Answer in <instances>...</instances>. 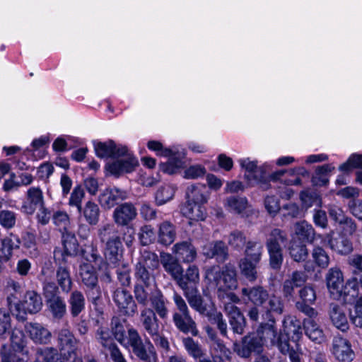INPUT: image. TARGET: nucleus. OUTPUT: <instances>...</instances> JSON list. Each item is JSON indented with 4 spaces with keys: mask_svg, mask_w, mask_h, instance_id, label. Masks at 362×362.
<instances>
[{
    "mask_svg": "<svg viewBox=\"0 0 362 362\" xmlns=\"http://www.w3.org/2000/svg\"><path fill=\"white\" fill-rule=\"evenodd\" d=\"M303 327L306 336L311 341L316 344H322L325 341V335L317 318H305L303 320Z\"/></svg>",
    "mask_w": 362,
    "mask_h": 362,
    "instance_id": "25",
    "label": "nucleus"
},
{
    "mask_svg": "<svg viewBox=\"0 0 362 362\" xmlns=\"http://www.w3.org/2000/svg\"><path fill=\"white\" fill-rule=\"evenodd\" d=\"M209 318V320L213 323L216 324L217 328L220 331L221 334L223 337H226L228 334V326L226 320L223 319V316L222 313L216 310H213L211 311H207L205 313Z\"/></svg>",
    "mask_w": 362,
    "mask_h": 362,
    "instance_id": "54",
    "label": "nucleus"
},
{
    "mask_svg": "<svg viewBox=\"0 0 362 362\" xmlns=\"http://www.w3.org/2000/svg\"><path fill=\"white\" fill-rule=\"evenodd\" d=\"M137 216L135 206L131 203H124L117 206L112 214V218L117 226H125Z\"/></svg>",
    "mask_w": 362,
    "mask_h": 362,
    "instance_id": "14",
    "label": "nucleus"
},
{
    "mask_svg": "<svg viewBox=\"0 0 362 362\" xmlns=\"http://www.w3.org/2000/svg\"><path fill=\"white\" fill-rule=\"evenodd\" d=\"M190 307L199 312L202 315H205L207 310L203 303V299L199 294L197 288L183 291Z\"/></svg>",
    "mask_w": 362,
    "mask_h": 362,
    "instance_id": "38",
    "label": "nucleus"
},
{
    "mask_svg": "<svg viewBox=\"0 0 362 362\" xmlns=\"http://www.w3.org/2000/svg\"><path fill=\"white\" fill-rule=\"evenodd\" d=\"M25 329L30 339L35 343L47 344L50 341L51 332L41 324L28 323Z\"/></svg>",
    "mask_w": 362,
    "mask_h": 362,
    "instance_id": "27",
    "label": "nucleus"
},
{
    "mask_svg": "<svg viewBox=\"0 0 362 362\" xmlns=\"http://www.w3.org/2000/svg\"><path fill=\"white\" fill-rule=\"evenodd\" d=\"M62 243L64 249V253L66 255H74L78 250V242L75 234L69 230H64L62 233Z\"/></svg>",
    "mask_w": 362,
    "mask_h": 362,
    "instance_id": "49",
    "label": "nucleus"
},
{
    "mask_svg": "<svg viewBox=\"0 0 362 362\" xmlns=\"http://www.w3.org/2000/svg\"><path fill=\"white\" fill-rule=\"evenodd\" d=\"M202 253L207 258H216L220 263L224 262L228 257V247L221 240L205 244L202 247Z\"/></svg>",
    "mask_w": 362,
    "mask_h": 362,
    "instance_id": "16",
    "label": "nucleus"
},
{
    "mask_svg": "<svg viewBox=\"0 0 362 362\" xmlns=\"http://www.w3.org/2000/svg\"><path fill=\"white\" fill-rule=\"evenodd\" d=\"M156 289L158 288L156 286L155 284L136 283L134 288L136 300L144 308L146 307Z\"/></svg>",
    "mask_w": 362,
    "mask_h": 362,
    "instance_id": "29",
    "label": "nucleus"
},
{
    "mask_svg": "<svg viewBox=\"0 0 362 362\" xmlns=\"http://www.w3.org/2000/svg\"><path fill=\"white\" fill-rule=\"evenodd\" d=\"M263 308L264 310V318L265 320H274V315H281L283 313L284 304L280 296L272 294L268 296Z\"/></svg>",
    "mask_w": 362,
    "mask_h": 362,
    "instance_id": "30",
    "label": "nucleus"
},
{
    "mask_svg": "<svg viewBox=\"0 0 362 362\" xmlns=\"http://www.w3.org/2000/svg\"><path fill=\"white\" fill-rule=\"evenodd\" d=\"M149 302L151 305V308L155 313L156 315H158L163 320L166 319L168 317V301L160 289L156 290V292L153 293L152 298H151Z\"/></svg>",
    "mask_w": 362,
    "mask_h": 362,
    "instance_id": "31",
    "label": "nucleus"
},
{
    "mask_svg": "<svg viewBox=\"0 0 362 362\" xmlns=\"http://www.w3.org/2000/svg\"><path fill=\"white\" fill-rule=\"evenodd\" d=\"M58 346L62 354L69 357L76 355L78 340L67 328L61 329L57 335Z\"/></svg>",
    "mask_w": 362,
    "mask_h": 362,
    "instance_id": "12",
    "label": "nucleus"
},
{
    "mask_svg": "<svg viewBox=\"0 0 362 362\" xmlns=\"http://www.w3.org/2000/svg\"><path fill=\"white\" fill-rule=\"evenodd\" d=\"M113 300L120 313L126 316H133L137 312V305L130 293L123 288H117L113 293Z\"/></svg>",
    "mask_w": 362,
    "mask_h": 362,
    "instance_id": "9",
    "label": "nucleus"
},
{
    "mask_svg": "<svg viewBox=\"0 0 362 362\" xmlns=\"http://www.w3.org/2000/svg\"><path fill=\"white\" fill-rule=\"evenodd\" d=\"M262 348L260 339L255 334L245 336L240 342H234L233 346V351L244 358H249L252 353H261Z\"/></svg>",
    "mask_w": 362,
    "mask_h": 362,
    "instance_id": "7",
    "label": "nucleus"
},
{
    "mask_svg": "<svg viewBox=\"0 0 362 362\" xmlns=\"http://www.w3.org/2000/svg\"><path fill=\"white\" fill-rule=\"evenodd\" d=\"M127 192L118 188H106L98 197V202L101 206L106 209L112 208L119 202L127 198Z\"/></svg>",
    "mask_w": 362,
    "mask_h": 362,
    "instance_id": "15",
    "label": "nucleus"
},
{
    "mask_svg": "<svg viewBox=\"0 0 362 362\" xmlns=\"http://www.w3.org/2000/svg\"><path fill=\"white\" fill-rule=\"evenodd\" d=\"M312 257L315 264L321 269H326L329 264V257L320 247H315L312 251Z\"/></svg>",
    "mask_w": 362,
    "mask_h": 362,
    "instance_id": "61",
    "label": "nucleus"
},
{
    "mask_svg": "<svg viewBox=\"0 0 362 362\" xmlns=\"http://www.w3.org/2000/svg\"><path fill=\"white\" fill-rule=\"evenodd\" d=\"M49 310L54 319H62L66 313V305L61 296L46 301Z\"/></svg>",
    "mask_w": 362,
    "mask_h": 362,
    "instance_id": "43",
    "label": "nucleus"
},
{
    "mask_svg": "<svg viewBox=\"0 0 362 362\" xmlns=\"http://www.w3.org/2000/svg\"><path fill=\"white\" fill-rule=\"evenodd\" d=\"M35 362H63L58 351L52 347L38 349Z\"/></svg>",
    "mask_w": 362,
    "mask_h": 362,
    "instance_id": "42",
    "label": "nucleus"
},
{
    "mask_svg": "<svg viewBox=\"0 0 362 362\" xmlns=\"http://www.w3.org/2000/svg\"><path fill=\"white\" fill-rule=\"evenodd\" d=\"M210 192L204 185H194L187 187L186 191L187 202L204 205L208 202Z\"/></svg>",
    "mask_w": 362,
    "mask_h": 362,
    "instance_id": "28",
    "label": "nucleus"
},
{
    "mask_svg": "<svg viewBox=\"0 0 362 362\" xmlns=\"http://www.w3.org/2000/svg\"><path fill=\"white\" fill-rule=\"evenodd\" d=\"M160 262L156 253L144 250L141 252V255L138 259L137 263L153 271L158 268Z\"/></svg>",
    "mask_w": 362,
    "mask_h": 362,
    "instance_id": "45",
    "label": "nucleus"
},
{
    "mask_svg": "<svg viewBox=\"0 0 362 362\" xmlns=\"http://www.w3.org/2000/svg\"><path fill=\"white\" fill-rule=\"evenodd\" d=\"M183 345L188 354L194 359H202L205 356L202 346L191 337H186L182 339Z\"/></svg>",
    "mask_w": 362,
    "mask_h": 362,
    "instance_id": "51",
    "label": "nucleus"
},
{
    "mask_svg": "<svg viewBox=\"0 0 362 362\" xmlns=\"http://www.w3.org/2000/svg\"><path fill=\"white\" fill-rule=\"evenodd\" d=\"M204 282L208 288L217 289L218 297L224 298V291L233 290L238 286L235 268L226 264L223 268L212 266L206 269Z\"/></svg>",
    "mask_w": 362,
    "mask_h": 362,
    "instance_id": "2",
    "label": "nucleus"
},
{
    "mask_svg": "<svg viewBox=\"0 0 362 362\" xmlns=\"http://www.w3.org/2000/svg\"><path fill=\"white\" fill-rule=\"evenodd\" d=\"M239 162L241 167L245 170V176L251 185L258 184L264 190L269 188L265 172L262 167H257L256 161L250 160V158H243Z\"/></svg>",
    "mask_w": 362,
    "mask_h": 362,
    "instance_id": "6",
    "label": "nucleus"
},
{
    "mask_svg": "<svg viewBox=\"0 0 362 362\" xmlns=\"http://www.w3.org/2000/svg\"><path fill=\"white\" fill-rule=\"evenodd\" d=\"M111 334L122 345H125L126 332L123 324L118 317H113L111 321Z\"/></svg>",
    "mask_w": 362,
    "mask_h": 362,
    "instance_id": "59",
    "label": "nucleus"
},
{
    "mask_svg": "<svg viewBox=\"0 0 362 362\" xmlns=\"http://www.w3.org/2000/svg\"><path fill=\"white\" fill-rule=\"evenodd\" d=\"M95 151L100 158L124 157L108 164L107 169L112 175H119L122 173H131L138 165L137 160L130 154L127 146L117 145L111 140L95 144Z\"/></svg>",
    "mask_w": 362,
    "mask_h": 362,
    "instance_id": "1",
    "label": "nucleus"
},
{
    "mask_svg": "<svg viewBox=\"0 0 362 362\" xmlns=\"http://www.w3.org/2000/svg\"><path fill=\"white\" fill-rule=\"evenodd\" d=\"M263 247L260 243L257 242L249 241L247 243L245 251V257L248 259L257 264L261 259Z\"/></svg>",
    "mask_w": 362,
    "mask_h": 362,
    "instance_id": "57",
    "label": "nucleus"
},
{
    "mask_svg": "<svg viewBox=\"0 0 362 362\" xmlns=\"http://www.w3.org/2000/svg\"><path fill=\"white\" fill-rule=\"evenodd\" d=\"M333 235L334 232L332 231L325 238L331 250L341 255H346L352 252V243L346 237L341 234L334 237Z\"/></svg>",
    "mask_w": 362,
    "mask_h": 362,
    "instance_id": "18",
    "label": "nucleus"
},
{
    "mask_svg": "<svg viewBox=\"0 0 362 362\" xmlns=\"http://www.w3.org/2000/svg\"><path fill=\"white\" fill-rule=\"evenodd\" d=\"M199 280V269L197 266L192 264L186 269L185 272L179 274L175 282L182 291H185L197 288Z\"/></svg>",
    "mask_w": 362,
    "mask_h": 362,
    "instance_id": "13",
    "label": "nucleus"
},
{
    "mask_svg": "<svg viewBox=\"0 0 362 362\" xmlns=\"http://www.w3.org/2000/svg\"><path fill=\"white\" fill-rule=\"evenodd\" d=\"M139 322L143 329L149 335L160 330L159 320L151 308L145 307L140 311Z\"/></svg>",
    "mask_w": 362,
    "mask_h": 362,
    "instance_id": "19",
    "label": "nucleus"
},
{
    "mask_svg": "<svg viewBox=\"0 0 362 362\" xmlns=\"http://www.w3.org/2000/svg\"><path fill=\"white\" fill-rule=\"evenodd\" d=\"M257 264L247 258H243L240 261L241 274L250 282L255 281L257 278Z\"/></svg>",
    "mask_w": 362,
    "mask_h": 362,
    "instance_id": "50",
    "label": "nucleus"
},
{
    "mask_svg": "<svg viewBox=\"0 0 362 362\" xmlns=\"http://www.w3.org/2000/svg\"><path fill=\"white\" fill-rule=\"evenodd\" d=\"M84 259L86 262H82L79 266V276L81 282L86 288H95L98 284V275L91 264L100 263L102 257L97 249L92 247L90 252H85Z\"/></svg>",
    "mask_w": 362,
    "mask_h": 362,
    "instance_id": "5",
    "label": "nucleus"
},
{
    "mask_svg": "<svg viewBox=\"0 0 362 362\" xmlns=\"http://www.w3.org/2000/svg\"><path fill=\"white\" fill-rule=\"evenodd\" d=\"M328 314L334 327L343 332L349 330V323L348 317L344 309L341 306L334 303L330 304Z\"/></svg>",
    "mask_w": 362,
    "mask_h": 362,
    "instance_id": "22",
    "label": "nucleus"
},
{
    "mask_svg": "<svg viewBox=\"0 0 362 362\" xmlns=\"http://www.w3.org/2000/svg\"><path fill=\"white\" fill-rule=\"evenodd\" d=\"M286 242V233L279 228L273 229L267 237L266 247L269 255V264L274 269H279L282 264L283 245Z\"/></svg>",
    "mask_w": 362,
    "mask_h": 362,
    "instance_id": "3",
    "label": "nucleus"
},
{
    "mask_svg": "<svg viewBox=\"0 0 362 362\" xmlns=\"http://www.w3.org/2000/svg\"><path fill=\"white\" fill-rule=\"evenodd\" d=\"M300 199L305 208L322 206V199L319 194L315 192H303L300 194Z\"/></svg>",
    "mask_w": 362,
    "mask_h": 362,
    "instance_id": "64",
    "label": "nucleus"
},
{
    "mask_svg": "<svg viewBox=\"0 0 362 362\" xmlns=\"http://www.w3.org/2000/svg\"><path fill=\"white\" fill-rule=\"evenodd\" d=\"M56 279L63 292L68 293L71 291L72 281L67 268L63 266L59 267L56 273Z\"/></svg>",
    "mask_w": 362,
    "mask_h": 362,
    "instance_id": "47",
    "label": "nucleus"
},
{
    "mask_svg": "<svg viewBox=\"0 0 362 362\" xmlns=\"http://www.w3.org/2000/svg\"><path fill=\"white\" fill-rule=\"evenodd\" d=\"M351 322L356 327L362 328V297L358 298L349 311Z\"/></svg>",
    "mask_w": 362,
    "mask_h": 362,
    "instance_id": "62",
    "label": "nucleus"
},
{
    "mask_svg": "<svg viewBox=\"0 0 362 362\" xmlns=\"http://www.w3.org/2000/svg\"><path fill=\"white\" fill-rule=\"evenodd\" d=\"M172 252L184 263H192L197 257L196 248L187 240L175 244L172 247Z\"/></svg>",
    "mask_w": 362,
    "mask_h": 362,
    "instance_id": "21",
    "label": "nucleus"
},
{
    "mask_svg": "<svg viewBox=\"0 0 362 362\" xmlns=\"http://www.w3.org/2000/svg\"><path fill=\"white\" fill-rule=\"evenodd\" d=\"M105 256L107 263L113 267L119 266L123 259V247L121 238H116L105 244Z\"/></svg>",
    "mask_w": 362,
    "mask_h": 362,
    "instance_id": "17",
    "label": "nucleus"
},
{
    "mask_svg": "<svg viewBox=\"0 0 362 362\" xmlns=\"http://www.w3.org/2000/svg\"><path fill=\"white\" fill-rule=\"evenodd\" d=\"M85 220L89 225L95 226L99 221L100 210L98 204L93 202L88 201L81 211Z\"/></svg>",
    "mask_w": 362,
    "mask_h": 362,
    "instance_id": "41",
    "label": "nucleus"
},
{
    "mask_svg": "<svg viewBox=\"0 0 362 362\" xmlns=\"http://www.w3.org/2000/svg\"><path fill=\"white\" fill-rule=\"evenodd\" d=\"M85 197V192L81 185L76 186L72 190L69 199V205L72 207H76L78 211L82 210V202Z\"/></svg>",
    "mask_w": 362,
    "mask_h": 362,
    "instance_id": "63",
    "label": "nucleus"
},
{
    "mask_svg": "<svg viewBox=\"0 0 362 362\" xmlns=\"http://www.w3.org/2000/svg\"><path fill=\"white\" fill-rule=\"evenodd\" d=\"M20 246V240L17 236L10 235L1 240V247L0 248V257L4 261H8L12 255L13 250L18 249Z\"/></svg>",
    "mask_w": 362,
    "mask_h": 362,
    "instance_id": "37",
    "label": "nucleus"
},
{
    "mask_svg": "<svg viewBox=\"0 0 362 362\" xmlns=\"http://www.w3.org/2000/svg\"><path fill=\"white\" fill-rule=\"evenodd\" d=\"M284 334L293 341H298L302 334L300 323L291 317L285 318L283 321Z\"/></svg>",
    "mask_w": 362,
    "mask_h": 362,
    "instance_id": "39",
    "label": "nucleus"
},
{
    "mask_svg": "<svg viewBox=\"0 0 362 362\" xmlns=\"http://www.w3.org/2000/svg\"><path fill=\"white\" fill-rule=\"evenodd\" d=\"M334 168L330 165H323L318 167L312 177L313 185L323 186L329 182V174Z\"/></svg>",
    "mask_w": 362,
    "mask_h": 362,
    "instance_id": "53",
    "label": "nucleus"
},
{
    "mask_svg": "<svg viewBox=\"0 0 362 362\" xmlns=\"http://www.w3.org/2000/svg\"><path fill=\"white\" fill-rule=\"evenodd\" d=\"M169 157V160L166 163H161L160 165V169L163 172L169 175L177 173L184 166V162L182 159L177 157L171 151V155Z\"/></svg>",
    "mask_w": 362,
    "mask_h": 362,
    "instance_id": "52",
    "label": "nucleus"
},
{
    "mask_svg": "<svg viewBox=\"0 0 362 362\" xmlns=\"http://www.w3.org/2000/svg\"><path fill=\"white\" fill-rule=\"evenodd\" d=\"M295 234L304 240L312 242L314 240L315 230L313 226L306 221L297 222L294 225Z\"/></svg>",
    "mask_w": 362,
    "mask_h": 362,
    "instance_id": "46",
    "label": "nucleus"
},
{
    "mask_svg": "<svg viewBox=\"0 0 362 362\" xmlns=\"http://www.w3.org/2000/svg\"><path fill=\"white\" fill-rule=\"evenodd\" d=\"M173 322L175 327L183 333H191L196 336L198 334L196 323L190 316L189 312L185 313H174Z\"/></svg>",
    "mask_w": 362,
    "mask_h": 362,
    "instance_id": "26",
    "label": "nucleus"
},
{
    "mask_svg": "<svg viewBox=\"0 0 362 362\" xmlns=\"http://www.w3.org/2000/svg\"><path fill=\"white\" fill-rule=\"evenodd\" d=\"M332 353L339 362H351L354 358L350 342L341 337H335L333 339Z\"/></svg>",
    "mask_w": 362,
    "mask_h": 362,
    "instance_id": "11",
    "label": "nucleus"
},
{
    "mask_svg": "<svg viewBox=\"0 0 362 362\" xmlns=\"http://www.w3.org/2000/svg\"><path fill=\"white\" fill-rule=\"evenodd\" d=\"M288 250L291 258L295 262H304L308 256V251L306 246L295 240L291 242Z\"/></svg>",
    "mask_w": 362,
    "mask_h": 362,
    "instance_id": "48",
    "label": "nucleus"
},
{
    "mask_svg": "<svg viewBox=\"0 0 362 362\" xmlns=\"http://www.w3.org/2000/svg\"><path fill=\"white\" fill-rule=\"evenodd\" d=\"M15 306L18 310L21 307L25 313L35 314L41 310L42 300L36 291H28L21 303Z\"/></svg>",
    "mask_w": 362,
    "mask_h": 362,
    "instance_id": "20",
    "label": "nucleus"
},
{
    "mask_svg": "<svg viewBox=\"0 0 362 362\" xmlns=\"http://www.w3.org/2000/svg\"><path fill=\"white\" fill-rule=\"evenodd\" d=\"M135 277L138 281L137 283L155 284V279L152 274V270L138 263H136L135 266Z\"/></svg>",
    "mask_w": 362,
    "mask_h": 362,
    "instance_id": "60",
    "label": "nucleus"
},
{
    "mask_svg": "<svg viewBox=\"0 0 362 362\" xmlns=\"http://www.w3.org/2000/svg\"><path fill=\"white\" fill-rule=\"evenodd\" d=\"M176 187L173 185H165L160 187L156 194L158 205H163L171 200L175 194Z\"/></svg>",
    "mask_w": 362,
    "mask_h": 362,
    "instance_id": "55",
    "label": "nucleus"
},
{
    "mask_svg": "<svg viewBox=\"0 0 362 362\" xmlns=\"http://www.w3.org/2000/svg\"><path fill=\"white\" fill-rule=\"evenodd\" d=\"M224 206L231 213L244 216L248 207V202L245 197L232 196L226 199Z\"/></svg>",
    "mask_w": 362,
    "mask_h": 362,
    "instance_id": "36",
    "label": "nucleus"
},
{
    "mask_svg": "<svg viewBox=\"0 0 362 362\" xmlns=\"http://www.w3.org/2000/svg\"><path fill=\"white\" fill-rule=\"evenodd\" d=\"M183 216L190 221H202L206 217V210L204 205L186 202L181 209Z\"/></svg>",
    "mask_w": 362,
    "mask_h": 362,
    "instance_id": "32",
    "label": "nucleus"
},
{
    "mask_svg": "<svg viewBox=\"0 0 362 362\" xmlns=\"http://www.w3.org/2000/svg\"><path fill=\"white\" fill-rule=\"evenodd\" d=\"M45 205L43 192L39 187H31L28 189L22 203V211L33 215L35 211Z\"/></svg>",
    "mask_w": 362,
    "mask_h": 362,
    "instance_id": "8",
    "label": "nucleus"
},
{
    "mask_svg": "<svg viewBox=\"0 0 362 362\" xmlns=\"http://www.w3.org/2000/svg\"><path fill=\"white\" fill-rule=\"evenodd\" d=\"M160 261L165 272L168 274L175 281L177 280L179 274L184 272L179 259L172 254L161 252L160 255Z\"/></svg>",
    "mask_w": 362,
    "mask_h": 362,
    "instance_id": "23",
    "label": "nucleus"
},
{
    "mask_svg": "<svg viewBox=\"0 0 362 362\" xmlns=\"http://www.w3.org/2000/svg\"><path fill=\"white\" fill-rule=\"evenodd\" d=\"M98 235L100 241L105 244L112 239L120 238L117 227L110 222L102 224L98 230Z\"/></svg>",
    "mask_w": 362,
    "mask_h": 362,
    "instance_id": "44",
    "label": "nucleus"
},
{
    "mask_svg": "<svg viewBox=\"0 0 362 362\" xmlns=\"http://www.w3.org/2000/svg\"><path fill=\"white\" fill-rule=\"evenodd\" d=\"M68 301L70 305V312L73 317H77L85 309V297L79 291L75 290L71 292Z\"/></svg>",
    "mask_w": 362,
    "mask_h": 362,
    "instance_id": "40",
    "label": "nucleus"
},
{
    "mask_svg": "<svg viewBox=\"0 0 362 362\" xmlns=\"http://www.w3.org/2000/svg\"><path fill=\"white\" fill-rule=\"evenodd\" d=\"M97 341L105 349H109L112 345H116L113 341L111 332L107 327H100L95 332Z\"/></svg>",
    "mask_w": 362,
    "mask_h": 362,
    "instance_id": "56",
    "label": "nucleus"
},
{
    "mask_svg": "<svg viewBox=\"0 0 362 362\" xmlns=\"http://www.w3.org/2000/svg\"><path fill=\"white\" fill-rule=\"evenodd\" d=\"M267 322H262L255 334L257 338L260 339L262 346L269 344H275L277 337V330L275 327V320H267Z\"/></svg>",
    "mask_w": 362,
    "mask_h": 362,
    "instance_id": "24",
    "label": "nucleus"
},
{
    "mask_svg": "<svg viewBox=\"0 0 362 362\" xmlns=\"http://www.w3.org/2000/svg\"><path fill=\"white\" fill-rule=\"evenodd\" d=\"M128 343L134 355L144 362H158V355L153 344L146 341V346L138 331L134 328L128 329Z\"/></svg>",
    "mask_w": 362,
    "mask_h": 362,
    "instance_id": "4",
    "label": "nucleus"
},
{
    "mask_svg": "<svg viewBox=\"0 0 362 362\" xmlns=\"http://www.w3.org/2000/svg\"><path fill=\"white\" fill-rule=\"evenodd\" d=\"M241 293L243 296H247L248 300L255 305H264L269 295L267 291L260 286L243 288L241 290Z\"/></svg>",
    "mask_w": 362,
    "mask_h": 362,
    "instance_id": "33",
    "label": "nucleus"
},
{
    "mask_svg": "<svg viewBox=\"0 0 362 362\" xmlns=\"http://www.w3.org/2000/svg\"><path fill=\"white\" fill-rule=\"evenodd\" d=\"M11 346L13 353H21L28 355V351L26 349L27 340L23 332L19 329H13L10 337Z\"/></svg>",
    "mask_w": 362,
    "mask_h": 362,
    "instance_id": "35",
    "label": "nucleus"
},
{
    "mask_svg": "<svg viewBox=\"0 0 362 362\" xmlns=\"http://www.w3.org/2000/svg\"><path fill=\"white\" fill-rule=\"evenodd\" d=\"M175 238V226L172 223L165 221L159 225L158 231V241L159 243L168 246L172 244Z\"/></svg>",
    "mask_w": 362,
    "mask_h": 362,
    "instance_id": "34",
    "label": "nucleus"
},
{
    "mask_svg": "<svg viewBox=\"0 0 362 362\" xmlns=\"http://www.w3.org/2000/svg\"><path fill=\"white\" fill-rule=\"evenodd\" d=\"M327 288L334 298H339L343 293L344 276L341 269L337 267L330 268L326 274Z\"/></svg>",
    "mask_w": 362,
    "mask_h": 362,
    "instance_id": "10",
    "label": "nucleus"
},
{
    "mask_svg": "<svg viewBox=\"0 0 362 362\" xmlns=\"http://www.w3.org/2000/svg\"><path fill=\"white\" fill-rule=\"evenodd\" d=\"M211 354L213 360H221L222 358H229L230 356V350L225 346L222 340L216 339L211 345Z\"/></svg>",
    "mask_w": 362,
    "mask_h": 362,
    "instance_id": "58",
    "label": "nucleus"
}]
</instances>
